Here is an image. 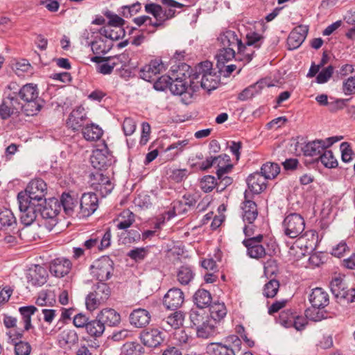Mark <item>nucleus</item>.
<instances>
[{"instance_id": "0e129e2a", "label": "nucleus", "mask_w": 355, "mask_h": 355, "mask_svg": "<svg viewBox=\"0 0 355 355\" xmlns=\"http://www.w3.org/2000/svg\"><path fill=\"white\" fill-rule=\"evenodd\" d=\"M279 272L277 261L269 259L264 263V273L267 277H272Z\"/></svg>"}, {"instance_id": "6e6d98bb", "label": "nucleus", "mask_w": 355, "mask_h": 355, "mask_svg": "<svg viewBox=\"0 0 355 355\" xmlns=\"http://www.w3.org/2000/svg\"><path fill=\"white\" fill-rule=\"evenodd\" d=\"M295 315L291 310L284 311L280 313L278 321L281 325L286 328L292 327Z\"/></svg>"}, {"instance_id": "f3484780", "label": "nucleus", "mask_w": 355, "mask_h": 355, "mask_svg": "<svg viewBox=\"0 0 355 355\" xmlns=\"http://www.w3.org/2000/svg\"><path fill=\"white\" fill-rule=\"evenodd\" d=\"M189 76L187 77L184 73L181 71L173 72V78L171 85H169L170 91L175 95H182L188 89H191L190 85H188Z\"/></svg>"}, {"instance_id": "c03bdc74", "label": "nucleus", "mask_w": 355, "mask_h": 355, "mask_svg": "<svg viewBox=\"0 0 355 355\" xmlns=\"http://www.w3.org/2000/svg\"><path fill=\"white\" fill-rule=\"evenodd\" d=\"M196 333L198 338H208L214 335L215 326L211 320L206 319L205 322L196 329Z\"/></svg>"}, {"instance_id": "8fccbe9b", "label": "nucleus", "mask_w": 355, "mask_h": 355, "mask_svg": "<svg viewBox=\"0 0 355 355\" xmlns=\"http://www.w3.org/2000/svg\"><path fill=\"white\" fill-rule=\"evenodd\" d=\"M322 164L327 168H333L338 166V161L334 156L333 153L330 150L324 149L323 153L319 157Z\"/></svg>"}, {"instance_id": "5fc2aeb1", "label": "nucleus", "mask_w": 355, "mask_h": 355, "mask_svg": "<svg viewBox=\"0 0 355 355\" xmlns=\"http://www.w3.org/2000/svg\"><path fill=\"white\" fill-rule=\"evenodd\" d=\"M200 188L205 192H211L214 188L217 189L216 179L212 175H205L200 181Z\"/></svg>"}, {"instance_id": "bf43d9fd", "label": "nucleus", "mask_w": 355, "mask_h": 355, "mask_svg": "<svg viewBox=\"0 0 355 355\" xmlns=\"http://www.w3.org/2000/svg\"><path fill=\"white\" fill-rule=\"evenodd\" d=\"M228 173H221V175H216L218 179V181H216L218 192L224 191L227 187L232 184L233 180L231 177L227 175Z\"/></svg>"}, {"instance_id": "09e8293b", "label": "nucleus", "mask_w": 355, "mask_h": 355, "mask_svg": "<svg viewBox=\"0 0 355 355\" xmlns=\"http://www.w3.org/2000/svg\"><path fill=\"white\" fill-rule=\"evenodd\" d=\"M331 291L334 296L339 299L343 296V292L347 288L344 279L340 277L334 278L330 283Z\"/></svg>"}, {"instance_id": "dca6fc26", "label": "nucleus", "mask_w": 355, "mask_h": 355, "mask_svg": "<svg viewBox=\"0 0 355 355\" xmlns=\"http://www.w3.org/2000/svg\"><path fill=\"white\" fill-rule=\"evenodd\" d=\"M98 207V199L94 193L83 194L80 201V214L82 217L91 216Z\"/></svg>"}, {"instance_id": "58836bf2", "label": "nucleus", "mask_w": 355, "mask_h": 355, "mask_svg": "<svg viewBox=\"0 0 355 355\" xmlns=\"http://www.w3.org/2000/svg\"><path fill=\"white\" fill-rule=\"evenodd\" d=\"M135 214L128 209L123 210L116 219V227L119 230H126L130 227L135 220Z\"/></svg>"}, {"instance_id": "1a4fd4ad", "label": "nucleus", "mask_w": 355, "mask_h": 355, "mask_svg": "<svg viewBox=\"0 0 355 355\" xmlns=\"http://www.w3.org/2000/svg\"><path fill=\"white\" fill-rule=\"evenodd\" d=\"M113 270V261L106 256L96 260L91 266V273L99 282L109 279Z\"/></svg>"}, {"instance_id": "4be33fe9", "label": "nucleus", "mask_w": 355, "mask_h": 355, "mask_svg": "<svg viewBox=\"0 0 355 355\" xmlns=\"http://www.w3.org/2000/svg\"><path fill=\"white\" fill-rule=\"evenodd\" d=\"M184 315L181 311H175L160 322V327L165 331L175 330L180 328L184 323Z\"/></svg>"}, {"instance_id": "680f3d73", "label": "nucleus", "mask_w": 355, "mask_h": 355, "mask_svg": "<svg viewBox=\"0 0 355 355\" xmlns=\"http://www.w3.org/2000/svg\"><path fill=\"white\" fill-rule=\"evenodd\" d=\"M189 318L193 326L196 327V329L205 322L206 319H209L208 316H205L201 312L198 311L191 309L189 314Z\"/></svg>"}, {"instance_id": "0eeeda50", "label": "nucleus", "mask_w": 355, "mask_h": 355, "mask_svg": "<svg viewBox=\"0 0 355 355\" xmlns=\"http://www.w3.org/2000/svg\"><path fill=\"white\" fill-rule=\"evenodd\" d=\"M46 193L47 186L45 182L42 179H34L28 183L25 191L19 192L18 195L41 204L45 202Z\"/></svg>"}, {"instance_id": "a211bd4d", "label": "nucleus", "mask_w": 355, "mask_h": 355, "mask_svg": "<svg viewBox=\"0 0 355 355\" xmlns=\"http://www.w3.org/2000/svg\"><path fill=\"white\" fill-rule=\"evenodd\" d=\"M3 100L16 112L19 110L24 112V103L19 98V94L17 93V84L16 83H10L6 87Z\"/></svg>"}, {"instance_id": "b1692460", "label": "nucleus", "mask_w": 355, "mask_h": 355, "mask_svg": "<svg viewBox=\"0 0 355 355\" xmlns=\"http://www.w3.org/2000/svg\"><path fill=\"white\" fill-rule=\"evenodd\" d=\"M71 269V261L64 258L55 259L50 265V272L56 277H63L70 272Z\"/></svg>"}, {"instance_id": "cd10ccee", "label": "nucleus", "mask_w": 355, "mask_h": 355, "mask_svg": "<svg viewBox=\"0 0 355 355\" xmlns=\"http://www.w3.org/2000/svg\"><path fill=\"white\" fill-rule=\"evenodd\" d=\"M0 232L14 231L17 229V220L12 212L8 209L0 210Z\"/></svg>"}, {"instance_id": "39448f33", "label": "nucleus", "mask_w": 355, "mask_h": 355, "mask_svg": "<svg viewBox=\"0 0 355 355\" xmlns=\"http://www.w3.org/2000/svg\"><path fill=\"white\" fill-rule=\"evenodd\" d=\"M263 37L255 32L249 33L246 35L245 44L241 42V45L238 47V54L236 60L243 62V64L249 63L253 58L254 50L251 49H259L263 42Z\"/></svg>"}, {"instance_id": "603ef678", "label": "nucleus", "mask_w": 355, "mask_h": 355, "mask_svg": "<svg viewBox=\"0 0 355 355\" xmlns=\"http://www.w3.org/2000/svg\"><path fill=\"white\" fill-rule=\"evenodd\" d=\"M141 9V5L139 2H136L129 6H123L120 8L119 14L123 17L128 18L136 15Z\"/></svg>"}, {"instance_id": "37998d69", "label": "nucleus", "mask_w": 355, "mask_h": 355, "mask_svg": "<svg viewBox=\"0 0 355 355\" xmlns=\"http://www.w3.org/2000/svg\"><path fill=\"white\" fill-rule=\"evenodd\" d=\"M265 82L263 80L258 81L255 84L243 89L238 96L240 101H246L253 97L257 94L264 86Z\"/></svg>"}, {"instance_id": "49530a36", "label": "nucleus", "mask_w": 355, "mask_h": 355, "mask_svg": "<svg viewBox=\"0 0 355 355\" xmlns=\"http://www.w3.org/2000/svg\"><path fill=\"white\" fill-rule=\"evenodd\" d=\"M280 172L279 166L273 162H268L263 164L261 168V173L266 180L274 179Z\"/></svg>"}, {"instance_id": "2eb2a0df", "label": "nucleus", "mask_w": 355, "mask_h": 355, "mask_svg": "<svg viewBox=\"0 0 355 355\" xmlns=\"http://www.w3.org/2000/svg\"><path fill=\"white\" fill-rule=\"evenodd\" d=\"M184 302V294L178 288L169 289L164 296L163 304L167 309L176 310L182 306Z\"/></svg>"}, {"instance_id": "c85d7f7f", "label": "nucleus", "mask_w": 355, "mask_h": 355, "mask_svg": "<svg viewBox=\"0 0 355 355\" xmlns=\"http://www.w3.org/2000/svg\"><path fill=\"white\" fill-rule=\"evenodd\" d=\"M211 70L212 63L209 61L202 62L196 67V71L189 75L190 87L193 92L196 91V87H197V85H195L196 80L200 79V77L205 73H213Z\"/></svg>"}, {"instance_id": "7c9ffc66", "label": "nucleus", "mask_w": 355, "mask_h": 355, "mask_svg": "<svg viewBox=\"0 0 355 355\" xmlns=\"http://www.w3.org/2000/svg\"><path fill=\"white\" fill-rule=\"evenodd\" d=\"M28 282L33 286H42L46 282L47 272L44 268L35 266L28 274Z\"/></svg>"}, {"instance_id": "aec40b11", "label": "nucleus", "mask_w": 355, "mask_h": 355, "mask_svg": "<svg viewBox=\"0 0 355 355\" xmlns=\"http://www.w3.org/2000/svg\"><path fill=\"white\" fill-rule=\"evenodd\" d=\"M140 338L144 345L149 347H157L164 340L163 332L157 329L144 331Z\"/></svg>"}, {"instance_id": "f03ea898", "label": "nucleus", "mask_w": 355, "mask_h": 355, "mask_svg": "<svg viewBox=\"0 0 355 355\" xmlns=\"http://www.w3.org/2000/svg\"><path fill=\"white\" fill-rule=\"evenodd\" d=\"M241 216L244 223L243 233L245 236H251L257 230L254 223L258 216V209L257 204L250 200L248 191L244 193V201L241 203Z\"/></svg>"}, {"instance_id": "7ed1b4c3", "label": "nucleus", "mask_w": 355, "mask_h": 355, "mask_svg": "<svg viewBox=\"0 0 355 355\" xmlns=\"http://www.w3.org/2000/svg\"><path fill=\"white\" fill-rule=\"evenodd\" d=\"M161 2L169 7L164 10L163 8L157 3H151L146 4L145 10L147 13L151 14L155 18V26H163L164 23L175 15V10L173 8H182L185 6L174 0H162Z\"/></svg>"}, {"instance_id": "69168bd1", "label": "nucleus", "mask_w": 355, "mask_h": 355, "mask_svg": "<svg viewBox=\"0 0 355 355\" xmlns=\"http://www.w3.org/2000/svg\"><path fill=\"white\" fill-rule=\"evenodd\" d=\"M24 331H26L24 328L18 329L17 327L16 328L9 329V330L6 332V335L8 336L10 342L12 344H15L23 338Z\"/></svg>"}, {"instance_id": "ddd939ff", "label": "nucleus", "mask_w": 355, "mask_h": 355, "mask_svg": "<svg viewBox=\"0 0 355 355\" xmlns=\"http://www.w3.org/2000/svg\"><path fill=\"white\" fill-rule=\"evenodd\" d=\"M316 240L317 236L313 232H306L305 234L300 236L297 239L291 250L295 252V255L298 258L299 248L302 249V248H304V252H302V254L304 256L306 253H309L314 250Z\"/></svg>"}, {"instance_id": "79ce46f5", "label": "nucleus", "mask_w": 355, "mask_h": 355, "mask_svg": "<svg viewBox=\"0 0 355 355\" xmlns=\"http://www.w3.org/2000/svg\"><path fill=\"white\" fill-rule=\"evenodd\" d=\"M86 330L91 336L100 337L105 331V325L97 315L95 320L88 322Z\"/></svg>"}, {"instance_id": "13d9d810", "label": "nucleus", "mask_w": 355, "mask_h": 355, "mask_svg": "<svg viewBox=\"0 0 355 355\" xmlns=\"http://www.w3.org/2000/svg\"><path fill=\"white\" fill-rule=\"evenodd\" d=\"M334 71V67L331 65L322 69L316 76V83L324 84L331 78Z\"/></svg>"}, {"instance_id": "774afa93", "label": "nucleus", "mask_w": 355, "mask_h": 355, "mask_svg": "<svg viewBox=\"0 0 355 355\" xmlns=\"http://www.w3.org/2000/svg\"><path fill=\"white\" fill-rule=\"evenodd\" d=\"M214 355H236L234 351L230 347L222 344H213Z\"/></svg>"}, {"instance_id": "5701e85b", "label": "nucleus", "mask_w": 355, "mask_h": 355, "mask_svg": "<svg viewBox=\"0 0 355 355\" xmlns=\"http://www.w3.org/2000/svg\"><path fill=\"white\" fill-rule=\"evenodd\" d=\"M162 68V65L159 61L152 60L148 64L141 69L140 76L146 81H154L157 78Z\"/></svg>"}, {"instance_id": "6e6552de", "label": "nucleus", "mask_w": 355, "mask_h": 355, "mask_svg": "<svg viewBox=\"0 0 355 355\" xmlns=\"http://www.w3.org/2000/svg\"><path fill=\"white\" fill-rule=\"evenodd\" d=\"M110 295V287L104 282L97 283L95 290L86 297L87 309L89 311L96 309L109 298Z\"/></svg>"}, {"instance_id": "9d476101", "label": "nucleus", "mask_w": 355, "mask_h": 355, "mask_svg": "<svg viewBox=\"0 0 355 355\" xmlns=\"http://www.w3.org/2000/svg\"><path fill=\"white\" fill-rule=\"evenodd\" d=\"M283 227L286 236L292 239L296 238L304 230V220L298 214H291L284 218Z\"/></svg>"}, {"instance_id": "e2e57ef3", "label": "nucleus", "mask_w": 355, "mask_h": 355, "mask_svg": "<svg viewBox=\"0 0 355 355\" xmlns=\"http://www.w3.org/2000/svg\"><path fill=\"white\" fill-rule=\"evenodd\" d=\"M172 78H173V73L171 76H162L161 77H157L156 79L157 81L154 84V87L157 90H164L165 89H169V85L172 81Z\"/></svg>"}, {"instance_id": "338daca9", "label": "nucleus", "mask_w": 355, "mask_h": 355, "mask_svg": "<svg viewBox=\"0 0 355 355\" xmlns=\"http://www.w3.org/2000/svg\"><path fill=\"white\" fill-rule=\"evenodd\" d=\"M60 338V341H63L65 345H73L78 341V336L73 330L64 331Z\"/></svg>"}, {"instance_id": "412c9836", "label": "nucleus", "mask_w": 355, "mask_h": 355, "mask_svg": "<svg viewBox=\"0 0 355 355\" xmlns=\"http://www.w3.org/2000/svg\"><path fill=\"white\" fill-rule=\"evenodd\" d=\"M150 313L144 309H134L129 316V320L131 325L137 328H142L150 323Z\"/></svg>"}, {"instance_id": "473e14b6", "label": "nucleus", "mask_w": 355, "mask_h": 355, "mask_svg": "<svg viewBox=\"0 0 355 355\" xmlns=\"http://www.w3.org/2000/svg\"><path fill=\"white\" fill-rule=\"evenodd\" d=\"M99 35L103 36L106 39L110 40L109 41L118 40L125 35V31L123 27L116 26H104L99 29Z\"/></svg>"}, {"instance_id": "f704fd0d", "label": "nucleus", "mask_w": 355, "mask_h": 355, "mask_svg": "<svg viewBox=\"0 0 355 355\" xmlns=\"http://www.w3.org/2000/svg\"><path fill=\"white\" fill-rule=\"evenodd\" d=\"M198 83L200 84V87L207 91L215 89L218 84V80L217 76L215 73H205L200 77V79L196 80V84L198 88Z\"/></svg>"}, {"instance_id": "052dcab7", "label": "nucleus", "mask_w": 355, "mask_h": 355, "mask_svg": "<svg viewBox=\"0 0 355 355\" xmlns=\"http://www.w3.org/2000/svg\"><path fill=\"white\" fill-rule=\"evenodd\" d=\"M15 345V352L16 355H29L32 347L29 343L19 340L13 344Z\"/></svg>"}, {"instance_id": "c756f323", "label": "nucleus", "mask_w": 355, "mask_h": 355, "mask_svg": "<svg viewBox=\"0 0 355 355\" xmlns=\"http://www.w3.org/2000/svg\"><path fill=\"white\" fill-rule=\"evenodd\" d=\"M98 318L101 320L104 325L110 327L117 326L121 322L120 314L113 309H103L98 314Z\"/></svg>"}, {"instance_id": "3c124183", "label": "nucleus", "mask_w": 355, "mask_h": 355, "mask_svg": "<svg viewBox=\"0 0 355 355\" xmlns=\"http://www.w3.org/2000/svg\"><path fill=\"white\" fill-rule=\"evenodd\" d=\"M279 288V281L275 279H270L268 283L265 284L263 293L266 297L272 298L277 295Z\"/></svg>"}, {"instance_id": "4c0bfd02", "label": "nucleus", "mask_w": 355, "mask_h": 355, "mask_svg": "<svg viewBox=\"0 0 355 355\" xmlns=\"http://www.w3.org/2000/svg\"><path fill=\"white\" fill-rule=\"evenodd\" d=\"M216 165L217 166L216 175H221V173H230L233 165L230 163V157L226 154H222L215 157Z\"/></svg>"}, {"instance_id": "f257e3e1", "label": "nucleus", "mask_w": 355, "mask_h": 355, "mask_svg": "<svg viewBox=\"0 0 355 355\" xmlns=\"http://www.w3.org/2000/svg\"><path fill=\"white\" fill-rule=\"evenodd\" d=\"M17 93L24 103V112L27 116L35 115L42 108L43 101L38 98L36 85L29 83L21 87L17 85Z\"/></svg>"}, {"instance_id": "864d4df0", "label": "nucleus", "mask_w": 355, "mask_h": 355, "mask_svg": "<svg viewBox=\"0 0 355 355\" xmlns=\"http://www.w3.org/2000/svg\"><path fill=\"white\" fill-rule=\"evenodd\" d=\"M235 57V51L232 47H223L220 50L219 53L217 55L218 58V66L220 64H224L225 62H228Z\"/></svg>"}, {"instance_id": "bb28decb", "label": "nucleus", "mask_w": 355, "mask_h": 355, "mask_svg": "<svg viewBox=\"0 0 355 355\" xmlns=\"http://www.w3.org/2000/svg\"><path fill=\"white\" fill-rule=\"evenodd\" d=\"M309 300L313 308L322 309L329 304V295L322 288H315L312 290Z\"/></svg>"}, {"instance_id": "de8ad7c7", "label": "nucleus", "mask_w": 355, "mask_h": 355, "mask_svg": "<svg viewBox=\"0 0 355 355\" xmlns=\"http://www.w3.org/2000/svg\"><path fill=\"white\" fill-rule=\"evenodd\" d=\"M210 316L214 320H220L227 314V309L224 303H214L210 305Z\"/></svg>"}, {"instance_id": "a878e982", "label": "nucleus", "mask_w": 355, "mask_h": 355, "mask_svg": "<svg viewBox=\"0 0 355 355\" xmlns=\"http://www.w3.org/2000/svg\"><path fill=\"white\" fill-rule=\"evenodd\" d=\"M247 184L252 193L259 194L266 188V179L261 173L256 172L248 177Z\"/></svg>"}, {"instance_id": "6ab92c4d", "label": "nucleus", "mask_w": 355, "mask_h": 355, "mask_svg": "<svg viewBox=\"0 0 355 355\" xmlns=\"http://www.w3.org/2000/svg\"><path fill=\"white\" fill-rule=\"evenodd\" d=\"M87 120V116L85 109L83 107H78L70 113L67 120V126L73 131H76L85 126V123Z\"/></svg>"}, {"instance_id": "4d7b16f0", "label": "nucleus", "mask_w": 355, "mask_h": 355, "mask_svg": "<svg viewBox=\"0 0 355 355\" xmlns=\"http://www.w3.org/2000/svg\"><path fill=\"white\" fill-rule=\"evenodd\" d=\"M142 347L134 342L125 343L122 347V352L125 355H140Z\"/></svg>"}, {"instance_id": "72a5a7b5", "label": "nucleus", "mask_w": 355, "mask_h": 355, "mask_svg": "<svg viewBox=\"0 0 355 355\" xmlns=\"http://www.w3.org/2000/svg\"><path fill=\"white\" fill-rule=\"evenodd\" d=\"M218 41L220 42L223 47H239L241 45V40H240L236 33L233 31H225L222 33L219 37Z\"/></svg>"}, {"instance_id": "20e7f679", "label": "nucleus", "mask_w": 355, "mask_h": 355, "mask_svg": "<svg viewBox=\"0 0 355 355\" xmlns=\"http://www.w3.org/2000/svg\"><path fill=\"white\" fill-rule=\"evenodd\" d=\"M38 209L43 219L42 225L48 231L53 230L58 223L57 216L60 211V202L59 200L55 198H46L44 202L41 203Z\"/></svg>"}, {"instance_id": "a18cd8bd", "label": "nucleus", "mask_w": 355, "mask_h": 355, "mask_svg": "<svg viewBox=\"0 0 355 355\" xmlns=\"http://www.w3.org/2000/svg\"><path fill=\"white\" fill-rule=\"evenodd\" d=\"M194 272L189 266H181L177 272L178 281L182 285H187L193 279Z\"/></svg>"}, {"instance_id": "4468645a", "label": "nucleus", "mask_w": 355, "mask_h": 355, "mask_svg": "<svg viewBox=\"0 0 355 355\" xmlns=\"http://www.w3.org/2000/svg\"><path fill=\"white\" fill-rule=\"evenodd\" d=\"M90 161L94 168L101 171L112 164L113 157L107 148L96 149L92 152Z\"/></svg>"}, {"instance_id": "423d86ee", "label": "nucleus", "mask_w": 355, "mask_h": 355, "mask_svg": "<svg viewBox=\"0 0 355 355\" xmlns=\"http://www.w3.org/2000/svg\"><path fill=\"white\" fill-rule=\"evenodd\" d=\"M20 220L26 226L31 225L36 219L40 203L33 202L27 197L17 195Z\"/></svg>"}, {"instance_id": "2f4dec72", "label": "nucleus", "mask_w": 355, "mask_h": 355, "mask_svg": "<svg viewBox=\"0 0 355 355\" xmlns=\"http://www.w3.org/2000/svg\"><path fill=\"white\" fill-rule=\"evenodd\" d=\"M92 50L94 54H105L112 47L111 41L107 40L103 36H96L90 44Z\"/></svg>"}, {"instance_id": "a19ab883", "label": "nucleus", "mask_w": 355, "mask_h": 355, "mask_svg": "<svg viewBox=\"0 0 355 355\" xmlns=\"http://www.w3.org/2000/svg\"><path fill=\"white\" fill-rule=\"evenodd\" d=\"M193 298L197 306L201 309L210 306L212 300L210 293L205 289H198Z\"/></svg>"}, {"instance_id": "e433bc0d", "label": "nucleus", "mask_w": 355, "mask_h": 355, "mask_svg": "<svg viewBox=\"0 0 355 355\" xmlns=\"http://www.w3.org/2000/svg\"><path fill=\"white\" fill-rule=\"evenodd\" d=\"M82 132L84 138L91 141L98 140L103 135L102 129L94 123L87 124L83 128Z\"/></svg>"}, {"instance_id": "9b49d317", "label": "nucleus", "mask_w": 355, "mask_h": 355, "mask_svg": "<svg viewBox=\"0 0 355 355\" xmlns=\"http://www.w3.org/2000/svg\"><path fill=\"white\" fill-rule=\"evenodd\" d=\"M342 139V136H336L329 137L324 140H315L305 144L303 147H302V150L305 156H320L324 149L328 148L334 143L341 140Z\"/></svg>"}, {"instance_id": "ea45409f", "label": "nucleus", "mask_w": 355, "mask_h": 355, "mask_svg": "<svg viewBox=\"0 0 355 355\" xmlns=\"http://www.w3.org/2000/svg\"><path fill=\"white\" fill-rule=\"evenodd\" d=\"M60 202V208L62 207L64 213L68 216H72L74 212V208L78 204L76 199H74L69 193H62L59 200Z\"/></svg>"}, {"instance_id": "c9c22d12", "label": "nucleus", "mask_w": 355, "mask_h": 355, "mask_svg": "<svg viewBox=\"0 0 355 355\" xmlns=\"http://www.w3.org/2000/svg\"><path fill=\"white\" fill-rule=\"evenodd\" d=\"M37 310V308L33 305L21 306L19 309V311L21 315V322L24 324L25 331L34 329L31 323V316Z\"/></svg>"}, {"instance_id": "393cba45", "label": "nucleus", "mask_w": 355, "mask_h": 355, "mask_svg": "<svg viewBox=\"0 0 355 355\" xmlns=\"http://www.w3.org/2000/svg\"><path fill=\"white\" fill-rule=\"evenodd\" d=\"M307 33L308 29L306 27L298 26L294 28L287 39L288 49L292 50L298 48L306 39Z\"/></svg>"}, {"instance_id": "f8f14e48", "label": "nucleus", "mask_w": 355, "mask_h": 355, "mask_svg": "<svg viewBox=\"0 0 355 355\" xmlns=\"http://www.w3.org/2000/svg\"><path fill=\"white\" fill-rule=\"evenodd\" d=\"M89 182L91 187L96 191H99L103 196L111 193L114 186L110 178L103 175L101 171H96L90 175Z\"/></svg>"}]
</instances>
